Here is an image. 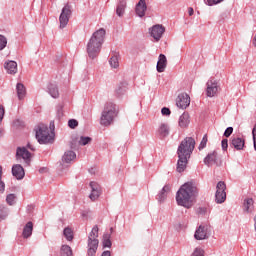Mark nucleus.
Returning a JSON list of instances; mask_svg holds the SVG:
<instances>
[{"label":"nucleus","instance_id":"nucleus-1","mask_svg":"<svg viewBox=\"0 0 256 256\" xmlns=\"http://www.w3.org/2000/svg\"><path fill=\"white\" fill-rule=\"evenodd\" d=\"M195 149V139L191 137L185 138L179 145L177 150L178 162L176 171L178 173H183L187 169V163L191 159V153Z\"/></svg>","mask_w":256,"mask_h":256},{"label":"nucleus","instance_id":"nucleus-2","mask_svg":"<svg viewBox=\"0 0 256 256\" xmlns=\"http://www.w3.org/2000/svg\"><path fill=\"white\" fill-rule=\"evenodd\" d=\"M197 197V186L193 182H187L180 187L176 195V201L181 207L191 209L193 201Z\"/></svg>","mask_w":256,"mask_h":256},{"label":"nucleus","instance_id":"nucleus-3","mask_svg":"<svg viewBox=\"0 0 256 256\" xmlns=\"http://www.w3.org/2000/svg\"><path fill=\"white\" fill-rule=\"evenodd\" d=\"M105 33V29L100 28L99 30L95 31L89 39L86 46V51L90 59H95V57H98L99 53H101V47L105 41Z\"/></svg>","mask_w":256,"mask_h":256},{"label":"nucleus","instance_id":"nucleus-4","mask_svg":"<svg viewBox=\"0 0 256 256\" xmlns=\"http://www.w3.org/2000/svg\"><path fill=\"white\" fill-rule=\"evenodd\" d=\"M117 113V106L112 102H107L101 113L100 124L104 127H109L117 117Z\"/></svg>","mask_w":256,"mask_h":256},{"label":"nucleus","instance_id":"nucleus-5","mask_svg":"<svg viewBox=\"0 0 256 256\" xmlns=\"http://www.w3.org/2000/svg\"><path fill=\"white\" fill-rule=\"evenodd\" d=\"M36 139L41 145H47V143H53L55 139V134L49 132V128L45 124H39L36 129Z\"/></svg>","mask_w":256,"mask_h":256},{"label":"nucleus","instance_id":"nucleus-6","mask_svg":"<svg viewBox=\"0 0 256 256\" xmlns=\"http://www.w3.org/2000/svg\"><path fill=\"white\" fill-rule=\"evenodd\" d=\"M99 227L94 226L88 236V256H94L99 247Z\"/></svg>","mask_w":256,"mask_h":256},{"label":"nucleus","instance_id":"nucleus-7","mask_svg":"<svg viewBox=\"0 0 256 256\" xmlns=\"http://www.w3.org/2000/svg\"><path fill=\"white\" fill-rule=\"evenodd\" d=\"M16 160L20 163L24 161L25 165H29L31 163V152L25 147H18L16 149Z\"/></svg>","mask_w":256,"mask_h":256},{"label":"nucleus","instance_id":"nucleus-8","mask_svg":"<svg viewBox=\"0 0 256 256\" xmlns=\"http://www.w3.org/2000/svg\"><path fill=\"white\" fill-rule=\"evenodd\" d=\"M71 17V5L66 4L59 17L60 29H65L69 23V18Z\"/></svg>","mask_w":256,"mask_h":256},{"label":"nucleus","instance_id":"nucleus-9","mask_svg":"<svg viewBox=\"0 0 256 256\" xmlns=\"http://www.w3.org/2000/svg\"><path fill=\"white\" fill-rule=\"evenodd\" d=\"M227 186L225 185V182L220 181L218 182L216 186V203H225V199H227V193H225V189Z\"/></svg>","mask_w":256,"mask_h":256},{"label":"nucleus","instance_id":"nucleus-10","mask_svg":"<svg viewBox=\"0 0 256 256\" xmlns=\"http://www.w3.org/2000/svg\"><path fill=\"white\" fill-rule=\"evenodd\" d=\"M206 95L207 97H215L219 93V82L217 80L211 79L206 83Z\"/></svg>","mask_w":256,"mask_h":256},{"label":"nucleus","instance_id":"nucleus-11","mask_svg":"<svg viewBox=\"0 0 256 256\" xmlns=\"http://www.w3.org/2000/svg\"><path fill=\"white\" fill-rule=\"evenodd\" d=\"M176 105L179 109H187L188 105H191V98L187 93H181L176 98Z\"/></svg>","mask_w":256,"mask_h":256},{"label":"nucleus","instance_id":"nucleus-12","mask_svg":"<svg viewBox=\"0 0 256 256\" xmlns=\"http://www.w3.org/2000/svg\"><path fill=\"white\" fill-rule=\"evenodd\" d=\"M91 193L89 195L91 201H97L101 196V186L97 182H90Z\"/></svg>","mask_w":256,"mask_h":256},{"label":"nucleus","instance_id":"nucleus-13","mask_svg":"<svg viewBox=\"0 0 256 256\" xmlns=\"http://www.w3.org/2000/svg\"><path fill=\"white\" fill-rule=\"evenodd\" d=\"M163 33H165V27H163V25L157 24L151 28V37H153L155 41H160L161 37H163Z\"/></svg>","mask_w":256,"mask_h":256},{"label":"nucleus","instance_id":"nucleus-14","mask_svg":"<svg viewBox=\"0 0 256 256\" xmlns=\"http://www.w3.org/2000/svg\"><path fill=\"white\" fill-rule=\"evenodd\" d=\"M12 175L15 179L21 180L25 177V169H23L21 164H14L12 166Z\"/></svg>","mask_w":256,"mask_h":256},{"label":"nucleus","instance_id":"nucleus-15","mask_svg":"<svg viewBox=\"0 0 256 256\" xmlns=\"http://www.w3.org/2000/svg\"><path fill=\"white\" fill-rule=\"evenodd\" d=\"M189 123H191V116H189V113L184 112L178 119V126L180 129H187Z\"/></svg>","mask_w":256,"mask_h":256},{"label":"nucleus","instance_id":"nucleus-16","mask_svg":"<svg viewBox=\"0 0 256 256\" xmlns=\"http://www.w3.org/2000/svg\"><path fill=\"white\" fill-rule=\"evenodd\" d=\"M194 238L197 241H203V239H207V225H200L195 231Z\"/></svg>","mask_w":256,"mask_h":256},{"label":"nucleus","instance_id":"nucleus-17","mask_svg":"<svg viewBox=\"0 0 256 256\" xmlns=\"http://www.w3.org/2000/svg\"><path fill=\"white\" fill-rule=\"evenodd\" d=\"M156 69L158 73H163L167 69V56L164 54L159 55Z\"/></svg>","mask_w":256,"mask_h":256},{"label":"nucleus","instance_id":"nucleus-18","mask_svg":"<svg viewBox=\"0 0 256 256\" xmlns=\"http://www.w3.org/2000/svg\"><path fill=\"white\" fill-rule=\"evenodd\" d=\"M218 159V154L217 151L210 152L205 158H204V163L208 166L211 167V165H215L217 163Z\"/></svg>","mask_w":256,"mask_h":256},{"label":"nucleus","instance_id":"nucleus-19","mask_svg":"<svg viewBox=\"0 0 256 256\" xmlns=\"http://www.w3.org/2000/svg\"><path fill=\"white\" fill-rule=\"evenodd\" d=\"M147 11V4L145 0H140L136 5V15L138 17H145V12Z\"/></svg>","mask_w":256,"mask_h":256},{"label":"nucleus","instance_id":"nucleus-20","mask_svg":"<svg viewBox=\"0 0 256 256\" xmlns=\"http://www.w3.org/2000/svg\"><path fill=\"white\" fill-rule=\"evenodd\" d=\"M231 147H234L236 151H242L243 147H245V140L243 138H233L231 141Z\"/></svg>","mask_w":256,"mask_h":256},{"label":"nucleus","instance_id":"nucleus-21","mask_svg":"<svg viewBox=\"0 0 256 256\" xmlns=\"http://www.w3.org/2000/svg\"><path fill=\"white\" fill-rule=\"evenodd\" d=\"M4 67L7 71V73H9L10 75H15V73H17V62L15 61H8L5 62Z\"/></svg>","mask_w":256,"mask_h":256},{"label":"nucleus","instance_id":"nucleus-22","mask_svg":"<svg viewBox=\"0 0 256 256\" xmlns=\"http://www.w3.org/2000/svg\"><path fill=\"white\" fill-rule=\"evenodd\" d=\"M157 135H159V137H167V135H169V125L165 123L160 124L157 129Z\"/></svg>","mask_w":256,"mask_h":256},{"label":"nucleus","instance_id":"nucleus-23","mask_svg":"<svg viewBox=\"0 0 256 256\" xmlns=\"http://www.w3.org/2000/svg\"><path fill=\"white\" fill-rule=\"evenodd\" d=\"M30 235H33V222H28L22 232L24 239H29Z\"/></svg>","mask_w":256,"mask_h":256},{"label":"nucleus","instance_id":"nucleus-24","mask_svg":"<svg viewBox=\"0 0 256 256\" xmlns=\"http://www.w3.org/2000/svg\"><path fill=\"white\" fill-rule=\"evenodd\" d=\"M16 91L18 95V99H25V96L27 95V90L25 89V85L18 83L16 85Z\"/></svg>","mask_w":256,"mask_h":256},{"label":"nucleus","instance_id":"nucleus-25","mask_svg":"<svg viewBox=\"0 0 256 256\" xmlns=\"http://www.w3.org/2000/svg\"><path fill=\"white\" fill-rule=\"evenodd\" d=\"M76 157H77V155L75 154V152L67 151L64 153V155L62 157V161H63V163H71V161H73V159H75Z\"/></svg>","mask_w":256,"mask_h":256},{"label":"nucleus","instance_id":"nucleus-26","mask_svg":"<svg viewBox=\"0 0 256 256\" xmlns=\"http://www.w3.org/2000/svg\"><path fill=\"white\" fill-rule=\"evenodd\" d=\"M60 256H73V249L69 245H62L60 249Z\"/></svg>","mask_w":256,"mask_h":256},{"label":"nucleus","instance_id":"nucleus-27","mask_svg":"<svg viewBox=\"0 0 256 256\" xmlns=\"http://www.w3.org/2000/svg\"><path fill=\"white\" fill-rule=\"evenodd\" d=\"M125 7H127V2L120 1V3L118 4V6L116 8V13H117L118 17H123V15H125Z\"/></svg>","mask_w":256,"mask_h":256},{"label":"nucleus","instance_id":"nucleus-28","mask_svg":"<svg viewBox=\"0 0 256 256\" xmlns=\"http://www.w3.org/2000/svg\"><path fill=\"white\" fill-rule=\"evenodd\" d=\"M48 91L51 97H53L54 99H57V97H59V89L55 84H49Z\"/></svg>","mask_w":256,"mask_h":256},{"label":"nucleus","instance_id":"nucleus-29","mask_svg":"<svg viewBox=\"0 0 256 256\" xmlns=\"http://www.w3.org/2000/svg\"><path fill=\"white\" fill-rule=\"evenodd\" d=\"M253 203V199L251 198L244 200V211H246V213L253 211Z\"/></svg>","mask_w":256,"mask_h":256},{"label":"nucleus","instance_id":"nucleus-30","mask_svg":"<svg viewBox=\"0 0 256 256\" xmlns=\"http://www.w3.org/2000/svg\"><path fill=\"white\" fill-rule=\"evenodd\" d=\"M171 191V187L169 186H164L160 194L158 195V200L159 201H165V197H167V194Z\"/></svg>","mask_w":256,"mask_h":256},{"label":"nucleus","instance_id":"nucleus-31","mask_svg":"<svg viewBox=\"0 0 256 256\" xmlns=\"http://www.w3.org/2000/svg\"><path fill=\"white\" fill-rule=\"evenodd\" d=\"M16 201H17V195H15V194H8L6 196V203L8 205L13 206Z\"/></svg>","mask_w":256,"mask_h":256},{"label":"nucleus","instance_id":"nucleus-32","mask_svg":"<svg viewBox=\"0 0 256 256\" xmlns=\"http://www.w3.org/2000/svg\"><path fill=\"white\" fill-rule=\"evenodd\" d=\"M63 235L67 239V241H73V230H71V228H65L63 231Z\"/></svg>","mask_w":256,"mask_h":256},{"label":"nucleus","instance_id":"nucleus-33","mask_svg":"<svg viewBox=\"0 0 256 256\" xmlns=\"http://www.w3.org/2000/svg\"><path fill=\"white\" fill-rule=\"evenodd\" d=\"M0 193H5V182H3V166H0Z\"/></svg>","mask_w":256,"mask_h":256},{"label":"nucleus","instance_id":"nucleus-34","mask_svg":"<svg viewBox=\"0 0 256 256\" xmlns=\"http://www.w3.org/2000/svg\"><path fill=\"white\" fill-rule=\"evenodd\" d=\"M102 244H103L104 249L106 247H111V239H110L109 234H104Z\"/></svg>","mask_w":256,"mask_h":256},{"label":"nucleus","instance_id":"nucleus-35","mask_svg":"<svg viewBox=\"0 0 256 256\" xmlns=\"http://www.w3.org/2000/svg\"><path fill=\"white\" fill-rule=\"evenodd\" d=\"M110 65L113 67V69H117V67H119V57L112 56L110 58Z\"/></svg>","mask_w":256,"mask_h":256},{"label":"nucleus","instance_id":"nucleus-36","mask_svg":"<svg viewBox=\"0 0 256 256\" xmlns=\"http://www.w3.org/2000/svg\"><path fill=\"white\" fill-rule=\"evenodd\" d=\"M7 219V209L5 206L0 205V221Z\"/></svg>","mask_w":256,"mask_h":256},{"label":"nucleus","instance_id":"nucleus-37","mask_svg":"<svg viewBox=\"0 0 256 256\" xmlns=\"http://www.w3.org/2000/svg\"><path fill=\"white\" fill-rule=\"evenodd\" d=\"M7 47V37L0 34V51H3Z\"/></svg>","mask_w":256,"mask_h":256},{"label":"nucleus","instance_id":"nucleus-38","mask_svg":"<svg viewBox=\"0 0 256 256\" xmlns=\"http://www.w3.org/2000/svg\"><path fill=\"white\" fill-rule=\"evenodd\" d=\"M207 141H208V138H207V134H206L203 136L202 141L200 142V145H199L200 151H201V149H205V147H207Z\"/></svg>","mask_w":256,"mask_h":256},{"label":"nucleus","instance_id":"nucleus-39","mask_svg":"<svg viewBox=\"0 0 256 256\" xmlns=\"http://www.w3.org/2000/svg\"><path fill=\"white\" fill-rule=\"evenodd\" d=\"M79 122L75 119H71L68 121V126L70 127V129H75V127H78Z\"/></svg>","mask_w":256,"mask_h":256},{"label":"nucleus","instance_id":"nucleus-40","mask_svg":"<svg viewBox=\"0 0 256 256\" xmlns=\"http://www.w3.org/2000/svg\"><path fill=\"white\" fill-rule=\"evenodd\" d=\"M91 142L89 137H81L79 140V145H88Z\"/></svg>","mask_w":256,"mask_h":256},{"label":"nucleus","instance_id":"nucleus-41","mask_svg":"<svg viewBox=\"0 0 256 256\" xmlns=\"http://www.w3.org/2000/svg\"><path fill=\"white\" fill-rule=\"evenodd\" d=\"M192 256H205V251L201 248H196L192 253Z\"/></svg>","mask_w":256,"mask_h":256},{"label":"nucleus","instance_id":"nucleus-42","mask_svg":"<svg viewBox=\"0 0 256 256\" xmlns=\"http://www.w3.org/2000/svg\"><path fill=\"white\" fill-rule=\"evenodd\" d=\"M223 0H206L207 5L210 7L213 5H218V3H222Z\"/></svg>","mask_w":256,"mask_h":256},{"label":"nucleus","instance_id":"nucleus-43","mask_svg":"<svg viewBox=\"0 0 256 256\" xmlns=\"http://www.w3.org/2000/svg\"><path fill=\"white\" fill-rule=\"evenodd\" d=\"M252 137H253L254 149L256 150V123L252 129Z\"/></svg>","mask_w":256,"mask_h":256},{"label":"nucleus","instance_id":"nucleus-44","mask_svg":"<svg viewBox=\"0 0 256 256\" xmlns=\"http://www.w3.org/2000/svg\"><path fill=\"white\" fill-rule=\"evenodd\" d=\"M233 134V127H228L224 132V137H231Z\"/></svg>","mask_w":256,"mask_h":256},{"label":"nucleus","instance_id":"nucleus-45","mask_svg":"<svg viewBox=\"0 0 256 256\" xmlns=\"http://www.w3.org/2000/svg\"><path fill=\"white\" fill-rule=\"evenodd\" d=\"M228 147H229L228 140L227 139H223L222 140V149H223V151H227Z\"/></svg>","mask_w":256,"mask_h":256},{"label":"nucleus","instance_id":"nucleus-46","mask_svg":"<svg viewBox=\"0 0 256 256\" xmlns=\"http://www.w3.org/2000/svg\"><path fill=\"white\" fill-rule=\"evenodd\" d=\"M162 115H171V110L167 107L162 108L161 110Z\"/></svg>","mask_w":256,"mask_h":256},{"label":"nucleus","instance_id":"nucleus-47","mask_svg":"<svg viewBox=\"0 0 256 256\" xmlns=\"http://www.w3.org/2000/svg\"><path fill=\"white\" fill-rule=\"evenodd\" d=\"M5 116V108L0 105V123L3 121V117Z\"/></svg>","mask_w":256,"mask_h":256},{"label":"nucleus","instance_id":"nucleus-48","mask_svg":"<svg viewBox=\"0 0 256 256\" xmlns=\"http://www.w3.org/2000/svg\"><path fill=\"white\" fill-rule=\"evenodd\" d=\"M101 256H111L110 251H104Z\"/></svg>","mask_w":256,"mask_h":256},{"label":"nucleus","instance_id":"nucleus-49","mask_svg":"<svg viewBox=\"0 0 256 256\" xmlns=\"http://www.w3.org/2000/svg\"><path fill=\"white\" fill-rule=\"evenodd\" d=\"M188 13H189V15H190V17L193 15V13H194V10H193V8H189L188 9Z\"/></svg>","mask_w":256,"mask_h":256},{"label":"nucleus","instance_id":"nucleus-50","mask_svg":"<svg viewBox=\"0 0 256 256\" xmlns=\"http://www.w3.org/2000/svg\"><path fill=\"white\" fill-rule=\"evenodd\" d=\"M63 115V110L60 108L59 110H58V117H61Z\"/></svg>","mask_w":256,"mask_h":256},{"label":"nucleus","instance_id":"nucleus-51","mask_svg":"<svg viewBox=\"0 0 256 256\" xmlns=\"http://www.w3.org/2000/svg\"><path fill=\"white\" fill-rule=\"evenodd\" d=\"M50 129H55V122L50 123Z\"/></svg>","mask_w":256,"mask_h":256},{"label":"nucleus","instance_id":"nucleus-52","mask_svg":"<svg viewBox=\"0 0 256 256\" xmlns=\"http://www.w3.org/2000/svg\"><path fill=\"white\" fill-rule=\"evenodd\" d=\"M28 149H31V151H35V148L31 146V144H28Z\"/></svg>","mask_w":256,"mask_h":256},{"label":"nucleus","instance_id":"nucleus-53","mask_svg":"<svg viewBox=\"0 0 256 256\" xmlns=\"http://www.w3.org/2000/svg\"><path fill=\"white\" fill-rule=\"evenodd\" d=\"M254 229H255V231H256V215H255V217H254Z\"/></svg>","mask_w":256,"mask_h":256},{"label":"nucleus","instance_id":"nucleus-54","mask_svg":"<svg viewBox=\"0 0 256 256\" xmlns=\"http://www.w3.org/2000/svg\"><path fill=\"white\" fill-rule=\"evenodd\" d=\"M43 171H45V168L39 170L40 173H43Z\"/></svg>","mask_w":256,"mask_h":256},{"label":"nucleus","instance_id":"nucleus-55","mask_svg":"<svg viewBox=\"0 0 256 256\" xmlns=\"http://www.w3.org/2000/svg\"><path fill=\"white\" fill-rule=\"evenodd\" d=\"M0 135H3V129L0 128Z\"/></svg>","mask_w":256,"mask_h":256},{"label":"nucleus","instance_id":"nucleus-56","mask_svg":"<svg viewBox=\"0 0 256 256\" xmlns=\"http://www.w3.org/2000/svg\"><path fill=\"white\" fill-rule=\"evenodd\" d=\"M71 148H72V149H75V146H73V144H72Z\"/></svg>","mask_w":256,"mask_h":256}]
</instances>
